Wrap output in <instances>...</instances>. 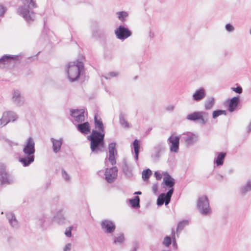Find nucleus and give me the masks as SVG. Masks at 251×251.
<instances>
[{"label":"nucleus","instance_id":"obj_1","mask_svg":"<svg viewBox=\"0 0 251 251\" xmlns=\"http://www.w3.org/2000/svg\"><path fill=\"white\" fill-rule=\"evenodd\" d=\"M82 59L77 58L75 60L70 62L67 65L66 73L67 77L71 82H75L79 80L81 82L88 79L85 75L84 65Z\"/></svg>","mask_w":251,"mask_h":251},{"label":"nucleus","instance_id":"obj_2","mask_svg":"<svg viewBox=\"0 0 251 251\" xmlns=\"http://www.w3.org/2000/svg\"><path fill=\"white\" fill-rule=\"evenodd\" d=\"M23 151L24 154L20 156L18 160L24 167H28L35 159V142L31 137H29L26 140L24 145Z\"/></svg>","mask_w":251,"mask_h":251},{"label":"nucleus","instance_id":"obj_3","mask_svg":"<svg viewBox=\"0 0 251 251\" xmlns=\"http://www.w3.org/2000/svg\"><path fill=\"white\" fill-rule=\"evenodd\" d=\"M23 5L17 9V12L22 16L28 24L34 21V13L32 10L36 7L37 4L34 0H21Z\"/></svg>","mask_w":251,"mask_h":251},{"label":"nucleus","instance_id":"obj_4","mask_svg":"<svg viewBox=\"0 0 251 251\" xmlns=\"http://www.w3.org/2000/svg\"><path fill=\"white\" fill-rule=\"evenodd\" d=\"M96 132L91 133L87 136V140L90 142V149L92 152L98 154L102 152L105 147L104 136L94 134Z\"/></svg>","mask_w":251,"mask_h":251},{"label":"nucleus","instance_id":"obj_5","mask_svg":"<svg viewBox=\"0 0 251 251\" xmlns=\"http://www.w3.org/2000/svg\"><path fill=\"white\" fill-rule=\"evenodd\" d=\"M92 38L105 44L107 36L106 31L104 29H101L99 24L95 22L92 25Z\"/></svg>","mask_w":251,"mask_h":251},{"label":"nucleus","instance_id":"obj_6","mask_svg":"<svg viewBox=\"0 0 251 251\" xmlns=\"http://www.w3.org/2000/svg\"><path fill=\"white\" fill-rule=\"evenodd\" d=\"M162 175L164 176L162 183L163 188L165 189H168L167 191L168 195H173L174 192V187L175 185V179L168 173V172H163Z\"/></svg>","mask_w":251,"mask_h":251},{"label":"nucleus","instance_id":"obj_7","mask_svg":"<svg viewBox=\"0 0 251 251\" xmlns=\"http://www.w3.org/2000/svg\"><path fill=\"white\" fill-rule=\"evenodd\" d=\"M208 114L205 111H195L188 114L186 119L190 121L197 122L201 121V123L205 125L208 121Z\"/></svg>","mask_w":251,"mask_h":251},{"label":"nucleus","instance_id":"obj_8","mask_svg":"<svg viewBox=\"0 0 251 251\" xmlns=\"http://www.w3.org/2000/svg\"><path fill=\"white\" fill-rule=\"evenodd\" d=\"M197 207L203 215H207L211 212L209 200L206 196L200 197L197 200Z\"/></svg>","mask_w":251,"mask_h":251},{"label":"nucleus","instance_id":"obj_9","mask_svg":"<svg viewBox=\"0 0 251 251\" xmlns=\"http://www.w3.org/2000/svg\"><path fill=\"white\" fill-rule=\"evenodd\" d=\"M116 38L122 41H124L132 35V31L124 25H120L114 31Z\"/></svg>","mask_w":251,"mask_h":251},{"label":"nucleus","instance_id":"obj_10","mask_svg":"<svg viewBox=\"0 0 251 251\" xmlns=\"http://www.w3.org/2000/svg\"><path fill=\"white\" fill-rule=\"evenodd\" d=\"M166 149L165 142L162 141L158 142L154 146L153 148L154 153L151 155V157L154 162H157L158 160L161 153L164 152Z\"/></svg>","mask_w":251,"mask_h":251},{"label":"nucleus","instance_id":"obj_11","mask_svg":"<svg viewBox=\"0 0 251 251\" xmlns=\"http://www.w3.org/2000/svg\"><path fill=\"white\" fill-rule=\"evenodd\" d=\"M179 136L171 135L167 139L168 144L169 145L170 151L171 152L177 153L179 151Z\"/></svg>","mask_w":251,"mask_h":251},{"label":"nucleus","instance_id":"obj_12","mask_svg":"<svg viewBox=\"0 0 251 251\" xmlns=\"http://www.w3.org/2000/svg\"><path fill=\"white\" fill-rule=\"evenodd\" d=\"M101 228L106 234H112L116 229V225L111 220L105 219L100 222Z\"/></svg>","mask_w":251,"mask_h":251},{"label":"nucleus","instance_id":"obj_13","mask_svg":"<svg viewBox=\"0 0 251 251\" xmlns=\"http://www.w3.org/2000/svg\"><path fill=\"white\" fill-rule=\"evenodd\" d=\"M94 125L95 128L97 129V130L94 129H92L91 133H93V132H96V133H95L94 134L100 136L102 135L103 136H105V132L104 130V126L103 124L101 119H98L97 114H95L94 116Z\"/></svg>","mask_w":251,"mask_h":251},{"label":"nucleus","instance_id":"obj_14","mask_svg":"<svg viewBox=\"0 0 251 251\" xmlns=\"http://www.w3.org/2000/svg\"><path fill=\"white\" fill-rule=\"evenodd\" d=\"M117 172L118 169L116 166L106 168L104 173L106 181L109 183L113 182L117 176Z\"/></svg>","mask_w":251,"mask_h":251},{"label":"nucleus","instance_id":"obj_15","mask_svg":"<svg viewBox=\"0 0 251 251\" xmlns=\"http://www.w3.org/2000/svg\"><path fill=\"white\" fill-rule=\"evenodd\" d=\"M38 224L43 228H46L53 221L50 215L47 213H43L38 217Z\"/></svg>","mask_w":251,"mask_h":251},{"label":"nucleus","instance_id":"obj_16","mask_svg":"<svg viewBox=\"0 0 251 251\" xmlns=\"http://www.w3.org/2000/svg\"><path fill=\"white\" fill-rule=\"evenodd\" d=\"M17 119L15 113L12 111L5 112L3 113L2 118L0 119V125L5 126L10 122H14Z\"/></svg>","mask_w":251,"mask_h":251},{"label":"nucleus","instance_id":"obj_17","mask_svg":"<svg viewBox=\"0 0 251 251\" xmlns=\"http://www.w3.org/2000/svg\"><path fill=\"white\" fill-rule=\"evenodd\" d=\"M8 174L6 172V167L4 164H0V183L1 185L10 184L12 180L8 177Z\"/></svg>","mask_w":251,"mask_h":251},{"label":"nucleus","instance_id":"obj_18","mask_svg":"<svg viewBox=\"0 0 251 251\" xmlns=\"http://www.w3.org/2000/svg\"><path fill=\"white\" fill-rule=\"evenodd\" d=\"M70 115L77 123H81L85 120L84 110L83 109H71Z\"/></svg>","mask_w":251,"mask_h":251},{"label":"nucleus","instance_id":"obj_19","mask_svg":"<svg viewBox=\"0 0 251 251\" xmlns=\"http://www.w3.org/2000/svg\"><path fill=\"white\" fill-rule=\"evenodd\" d=\"M116 142H112L108 144L109 158L108 160L111 164L114 165L116 164L115 155L117 154V151L116 149Z\"/></svg>","mask_w":251,"mask_h":251},{"label":"nucleus","instance_id":"obj_20","mask_svg":"<svg viewBox=\"0 0 251 251\" xmlns=\"http://www.w3.org/2000/svg\"><path fill=\"white\" fill-rule=\"evenodd\" d=\"M12 102L16 105L21 106L24 104L25 99L18 90H14L12 92Z\"/></svg>","mask_w":251,"mask_h":251},{"label":"nucleus","instance_id":"obj_21","mask_svg":"<svg viewBox=\"0 0 251 251\" xmlns=\"http://www.w3.org/2000/svg\"><path fill=\"white\" fill-rule=\"evenodd\" d=\"M240 102L241 99L239 96H235L227 100V105L228 107V110L230 112L234 111L237 108Z\"/></svg>","mask_w":251,"mask_h":251},{"label":"nucleus","instance_id":"obj_22","mask_svg":"<svg viewBox=\"0 0 251 251\" xmlns=\"http://www.w3.org/2000/svg\"><path fill=\"white\" fill-rule=\"evenodd\" d=\"M20 55L4 54L0 58V67H4V65L8 64L11 61L18 60Z\"/></svg>","mask_w":251,"mask_h":251},{"label":"nucleus","instance_id":"obj_23","mask_svg":"<svg viewBox=\"0 0 251 251\" xmlns=\"http://www.w3.org/2000/svg\"><path fill=\"white\" fill-rule=\"evenodd\" d=\"M172 195H168L167 193H161L157 198L156 204L158 206H160L165 203V205H167L171 201Z\"/></svg>","mask_w":251,"mask_h":251},{"label":"nucleus","instance_id":"obj_24","mask_svg":"<svg viewBox=\"0 0 251 251\" xmlns=\"http://www.w3.org/2000/svg\"><path fill=\"white\" fill-rule=\"evenodd\" d=\"M5 216L11 226L14 229L19 227V223L13 212H6Z\"/></svg>","mask_w":251,"mask_h":251},{"label":"nucleus","instance_id":"obj_25","mask_svg":"<svg viewBox=\"0 0 251 251\" xmlns=\"http://www.w3.org/2000/svg\"><path fill=\"white\" fill-rule=\"evenodd\" d=\"M206 91L204 88L201 87L196 90L192 95V99L195 101H199L206 97Z\"/></svg>","mask_w":251,"mask_h":251},{"label":"nucleus","instance_id":"obj_26","mask_svg":"<svg viewBox=\"0 0 251 251\" xmlns=\"http://www.w3.org/2000/svg\"><path fill=\"white\" fill-rule=\"evenodd\" d=\"M50 140L52 143L53 151L55 153H57L60 151L61 146H62L63 142V139L62 138H60L59 139H55L54 138H51Z\"/></svg>","mask_w":251,"mask_h":251},{"label":"nucleus","instance_id":"obj_27","mask_svg":"<svg viewBox=\"0 0 251 251\" xmlns=\"http://www.w3.org/2000/svg\"><path fill=\"white\" fill-rule=\"evenodd\" d=\"M77 129L81 133L86 135L90 132V127L88 122H85L76 125Z\"/></svg>","mask_w":251,"mask_h":251},{"label":"nucleus","instance_id":"obj_28","mask_svg":"<svg viewBox=\"0 0 251 251\" xmlns=\"http://www.w3.org/2000/svg\"><path fill=\"white\" fill-rule=\"evenodd\" d=\"M226 153L225 152H218L214 160V163L217 166L223 165Z\"/></svg>","mask_w":251,"mask_h":251},{"label":"nucleus","instance_id":"obj_29","mask_svg":"<svg viewBox=\"0 0 251 251\" xmlns=\"http://www.w3.org/2000/svg\"><path fill=\"white\" fill-rule=\"evenodd\" d=\"M184 140L186 144V146L189 147L193 145L195 143L198 141V136L194 133H189Z\"/></svg>","mask_w":251,"mask_h":251},{"label":"nucleus","instance_id":"obj_30","mask_svg":"<svg viewBox=\"0 0 251 251\" xmlns=\"http://www.w3.org/2000/svg\"><path fill=\"white\" fill-rule=\"evenodd\" d=\"M53 221L56 222L59 224H62L65 223V218L63 213V210H60L57 212L52 219Z\"/></svg>","mask_w":251,"mask_h":251},{"label":"nucleus","instance_id":"obj_31","mask_svg":"<svg viewBox=\"0 0 251 251\" xmlns=\"http://www.w3.org/2000/svg\"><path fill=\"white\" fill-rule=\"evenodd\" d=\"M132 147L135 153L134 158L136 161L138 160L139 149L140 148V141L137 139H135L132 143Z\"/></svg>","mask_w":251,"mask_h":251},{"label":"nucleus","instance_id":"obj_32","mask_svg":"<svg viewBox=\"0 0 251 251\" xmlns=\"http://www.w3.org/2000/svg\"><path fill=\"white\" fill-rule=\"evenodd\" d=\"M128 201L132 208L138 209L140 207V198L139 196H134L132 198L129 199Z\"/></svg>","mask_w":251,"mask_h":251},{"label":"nucleus","instance_id":"obj_33","mask_svg":"<svg viewBox=\"0 0 251 251\" xmlns=\"http://www.w3.org/2000/svg\"><path fill=\"white\" fill-rule=\"evenodd\" d=\"M240 193L242 196H245L246 193L251 191V180H248L247 183L240 188Z\"/></svg>","mask_w":251,"mask_h":251},{"label":"nucleus","instance_id":"obj_34","mask_svg":"<svg viewBox=\"0 0 251 251\" xmlns=\"http://www.w3.org/2000/svg\"><path fill=\"white\" fill-rule=\"evenodd\" d=\"M122 170L124 173L127 177L130 178L133 175L131 170L130 169L126 162H125L123 164L122 166Z\"/></svg>","mask_w":251,"mask_h":251},{"label":"nucleus","instance_id":"obj_35","mask_svg":"<svg viewBox=\"0 0 251 251\" xmlns=\"http://www.w3.org/2000/svg\"><path fill=\"white\" fill-rule=\"evenodd\" d=\"M215 104V99L211 97L206 100L204 102V107L206 110L210 109Z\"/></svg>","mask_w":251,"mask_h":251},{"label":"nucleus","instance_id":"obj_36","mask_svg":"<svg viewBox=\"0 0 251 251\" xmlns=\"http://www.w3.org/2000/svg\"><path fill=\"white\" fill-rule=\"evenodd\" d=\"M119 122L120 125L125 128L129 127V123L126 121L124 114L122 112H121L119 115Z\"/></svg>","mask_w":251,"mask_h":251},{"label":"nucleus","instance_id":"obj_37","mask_svg":"<svg viewBox=\"0 0 251 251\" xmlns=\"http://www.w3.org/2000/svg\"><path fill=\"white\" fill-rule=\"evenodd\" d=\"M125 239L123 233H120L118 236L114 237L113 244H121L125 242Z\"/></svg>","mask_w":251,"mask_h":251},{"label":"nucleus","instance_id":"obj_38","mask_svg":"<svg viewBox=\"0 0 251 251\" xmlns=\"http://www.w3.org/2000/svg\"><path fill=\"white\" fill-rule=\"evenodd\" d=\"M151 175L152 172L150 169L148 168L144 170L142 173V177L143 180L145 181L148 180Z\"/></svg>","mask_w":251,"mask_h":251},{"label":"nucleus","instance_id":"obj_39","mask_svg":"<svg viewBox=\"0 0 251 251\" xmlns=\"http://www.w3.org/2000/svg\"><path fill=\"white\" fill-rule=\"evenodd\" d=\"M226 110H221V109H217L213 111L212 112V118L213 119H216L218 116L221 115H226Z\"/></svg>","mask_w":251,"mask_h":251},{"label":"nucleus","instance_id":"obj_40","mask_svg":"<svg viewBox=\"0 0 251 251\" xmlns=\"http://www.w3.org/2000/svg\"><path fill=\"white\" fill-rule=\"evenodd\" d=\"M118 19L122 22H125L126 18L128 16V13L126 11H119L117 12Z\"/></svg>","mask_w":251,"mask_h":251},{"label":"nucleus","instance_id":"obj_41","mask_svg":"<svg viewBox=\"0 0 251 251\" xmlns=\"http://www.w3.org/2000/svg\"><path fill=\"white\" fill-rule=\"evenodd\" d=\"M188 224V221L187 220H183L180 221L177 225L176 232L182 230L185 226Z\"/></svg>","mask_w":251,"mask_h":251},{"label":"nucleus","instance_id":"obj_42","mask_svg":"<svg viewBox=\"0 0 251 251\" xmlns=\"http://www.w3.org/2000/svg\"><path fill=\"white\" fill-rule=\"evenodd\" d=\"M172 242V237L166 236L164 237L162 243L166 247H169L171 245Z\"/></svg>","mask_w":251,"mask_h":251},{"label":"nucleus","instance_id":"obj_43","mask_svg":"<svg viewBox=\"0 0 251 251\" xmlns=\"http://www.w3.org/2000/svg\"><path fill=\"white\" fill-rule=\"evenodd\" d=\"M118 72H110L107 74L106 75H102V77H103L106 79H110L111 77H116L118 76Z\"/></svg>","mask_w":251,"mask_h":251},{"label":"nucleus","instance_id":"obj_44","mask_svg":"<svg viewBox=\"0 0 251 251\" xmlns=\"http://www.w3.org/2000/svg\"><path fill=\"white\" fill-rule=\"evenodd\" d=\"M172 246L175 250L177 248V245L175 236V232L173 228L172 229Z\"/></svg>","mask_w":251,"mask_h":251},{"label":"nucleus","instance_id":"obj_45","mask_svg":"<svg viewBox=\"0 0 251 251\" xmlns=\"http://www.w3.org/2000/svg\"><path fill=\"white\" fill-rule=\"evenodd\" d=\"M104 57L107 60H110L113 58V54L111 51L107 50L104 51Z\"/></svg>","mask_w":251,"mask_h":251},{"label":"nucleus","instance_id":"obj_46","mask_svg":"<svg viewBox=\"0 0 251 251\" xmlns=\"http://www.w3.org/2000/svg\"><path fill=\"white\" fill-rule=\"evenodd\" d=\"M232 91L235 93L240 94L243 92V89L240 85H237L236 87H231Z\"/></svg>","mask_w":251,"mask_h":251},{"label":"nucleus","instance_id":"obj_47","mask_svg":"<svg viewBox=\"0 0 251 251\" xmlns=\"http://www.w3.org/2000/svg\"><path fill=\"white\" fill-rule=\"evenodd\" d=\"M62 176L66 181H69L70 180V176L68 175L66 171L62 168L61 169Z\"/></svg>","mask_w":251,"mask_h":251},{"label":"nucleus","instance_id":"obj_48","mask_svg":"<svg viewBox=\"0 0 251 251\" xmlns=\"http://www.w3.org/2000/svg\"><path fill=\"white\" fill-rule=\"evenodd\" d=\"M226 30L229 32H232L234 30V26L230 23H228L225 25Z\"/></svg>","mask_w":251,"mask_h":251},{"label":"nucleus","instance_id":"obj_49","mask_svg":"<svg viewBox=\"0 0 251 251\" xmlns=\"http://www.w3.org/2000/svg\"><path fill=\"white\" fill-rule=\"evenodd\" d=\"M73 227L72 226L68 227L66 228L65 234L67 237H71L72 236V230Z\"/></svg>","mask_w":251,"mask_h":251},{"label":"nucleus","instance_id":"obj_50","mask_svg":"<svg viewBox=\"0 0 251 251\" xmlns=\"http://www.w3.org/2000/svg\"><path fill=\"white\" fill-rule=\"evenodd\" d=\"M162 174H161L159 171H157L154 172V176L156 179L158 180H160L162 178Z\"/></svg>","mask_w":251,"mask_h":251},{"label":"nucleus","instance_id":"obj_51","mask_svg":"<svg viewBox=\"0 0 251 251\" xmlns=\"http://www.w3.org/2000/svg\"><path fill=\"white\" fill-rule=\"evenodd\" d=\"M6 10V8L3 6L0 5V16L3 15Z\"/></svg>","mask_w":251,"mask_h":251},{"label":"nucleus","instance_id":"obj_52","mask_svg":"<svg viewBox=\"0 0 251 251\" xmlns=\"http://www.w3.org/2000/svg\"><path fill=\"white\" fill-rule=\"evenodd\" d=\"M72 244L71 243H68L63 248V251H69L71 250Z\"/></svg>","mask_w":251,"mask_h":251},{"label":"nucleus","instance_id":"obj_53","mask_svg":"<svg viewBox=\"0 0 251 251\" xmlns=\"http://www.w3.org/2000/svg\"><path fill=\"white\" fill-rule=\"evenodd\" d=\"M138 249V244L137 241H135L133 243V249L131 251H137Z\"/></svg>","mask_w":251,"mask_h":251},{"label":"nucleus","instance_id":"obj_54","mask_svg":"<svg viewBox=\"0 0 251 251\" xmlns=\"http://www.w3.org/2000/svg\"><path fill=\"white\" fill-rule=\"evenodd\" d=\"M223 176L220 174H217L215 176V179L219 181H222L223 179Z\"/></svg>","mask_w":251,"mask_h":251},{"label":"nucleus","instance_id":"obj_55","mask_svg":"<svg viewBox=\"0 0 251 251\" xmlns=\"http://www.w3.org/2000/svg\"><path fill=\"white\" fill-rule=\"evenodd\" d=\"M152 191L154 194H156L158 191L157 184H154L152 186Z\"/></svg>","mask_w":251,"mask_h":251},{"label":"nucleus","instance_id":"obj_56","mask_svg":"<svg viewBox=\"0 0 251 251\" xmlns=\"http://www.w3.org/2000/svg\"><path fill=\"white\" fill-rule=\"evenodd\" d=\"M42 34H45V35L47 34V29L46 28V21H44V29L42 31Z\"/></svg>","mask_w":251,"mask_h":251},{"label":"nucleus","instance_id":"obj_57","mask_svg":"<svg viewBox=\"0 0 251 251\" xmlns=\"http://www.w3.org/2000/svg\"><path fill=\"white\" fill-rule=\"evenodd\" d=\"M166 109L168 110H169V111H172L174 110V106L173 105H169L168 106Z\"/></svg>","mask_w":251,"mask_h":251},{"label":"nucleus","instance_id":"obj_58","mask_svg":"<svg viewBox=\"0 0 251 251\" xmlns=\"http://www.w3.org/2000/svg\"><path fill=\"white\" fill-rule=\"evenodd\" d=\"M134 194L135 195H141L142 194V192L141 191H136L135 192Z\"/></svg>","mask_w":251,"mask_h":251},{"label":"nucleus","instance_id":"obj_59","mask_svg":"<svg viewBox=\"0 0 251 251\" xmlns=\"http://www.w3.org/2000/svg\"><path fill=\"white\" fill-rule=\"evenodd\" d=\"M151 130H152L151 127L148 128L147 131H146V133L148 134Z\"/></svg>","mask_w":251,"mask_h":251},{"label":"nucleus","instance_id":"obj_60","mask_svg":"<svg viewBox=\"0 0 251 251\" xmlns=\"http://www.w3.org/2000/svg\"><path fill=\"white\" fill-rule=\"evenodd\" d=\"M151 35H153V34L151 32H150V36L151 37Z\"/></svg>","mask_w":251,"mask_h":251},{"label":"nucleus","instance_id":"obj_61","mask_svg":"<svg viewBox=\"0 0 251 251\" xmlns=\"http://www.w3.org/2000/svg\"><path fill=\"white\" fill-rule=\"evenodd\" d=\"M35 57H37L36 56H33V57H28V58H35Z\"/></svg>","mask_w":251,"mask_h":251},{"label":"nucleus","instance_id":"obj_62","mask_svg":"<svg viewBox=\"0 0 251 251\" xmlns=\"http://www.w3.org/2000/svg\"><path fill=\"white\" fill-rule=\"evenodd\" d=\"M137 78H138V76H135L134 77V79H137Z\"/></svg>","mask_w":251,"mask_h":251},{"label":"nucleus","instance_id":"obj_63","mask_svg":"<svg viewBox=\"0 0 251 251\" xmlns=\"http://www.w3.org/2000/svg\"><path fill=\"white\" fill-rule=\"evenodd\" d=\"M250 34L251 35V29H250Z\"/></svg>","mask_w":251,"mask_h":251},{"label":"nucleus","instance_id":"obj_64","mask_svg":"<svg viewBox=\"0 0 251 251\" xmlns=\"http://www.w3.org/2000/svg\"><path fill=\"white\" fill-rule=\"evenodd\" d=\"M162 251H170V250H168V251L163 250Z\"/></svg>","mask_w":251,"mask_h":251}]
</instances>
